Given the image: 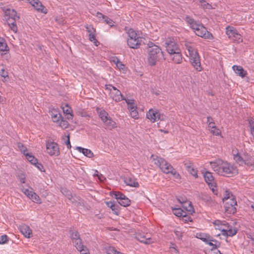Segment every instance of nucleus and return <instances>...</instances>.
<instances>
[{"mask_svg":"<svg viewBox=\"0 0 254 254\" xmlns=\"http://www.w3.org/2000/svg\"><path fill=\"white\" fill-rule=\"evenodd\" d=\"M211 168L217 174L226 177H230L237 173L236 168L231 164L222 160L210 162Z\"/></svg>","mask_w":254,"mask_h":254,"instance_id":"nucleus-1","label":"nucleus"},{"mask_svg":"<svg viewBox=\"0 0 254 254\" xmlns=\"http://www.w3.org/2000/svg\"><path fill=\"white\" fill-rule=\"evenodd\" d=\"M185 47L188 51L191 64L196 70L200 71L202 68L198 52L191 43H186Z\"/></svg>","mask_w":254,"mask_h":254,"instance_id":"nucleus-2","label":"nucleus"},{"mask_svg":"<svg viewBox=\"0 0 254 254\" xmlns=\"http://www.w3.org/2000/svg\"><path fill=\"white\" fill-rule=\"evenodd\" d=\"M147 62L149 65L153 66L162 59H164L163 52L159 46H154L148 49Z\"/></svg>","mask_w":254,"mask_h":254,"instance_id":"nucleus-3","label":"nucleus"},{"mask_svg":"<svg viewBox=\"0 0 254 254\" xmlns=\"http://www.w3.org/2000/svg\"><path fill=\"white\" fill-rule=\"evenodd\" d=\"M128 38L127 40L128 46L131 49H137L140 47L142 42V38L133 29L130 28L127 31Z\"/></svg>","mask_w":254,"mask_h":254,"instance_id":"nucleus-4","label":"nucleus"},{"mask_svg":"<svg viewBox=\"0 0 254 254\" xmlns=\"http://www.w3.org/2000/svg\"><path fill=\"white\" fill-rule=\"evenodd\" d=\"M234 159L240 166H247L254 168V158L247 153H245L243 155H241L239 153L234 154Z\"/></svg>","mask_w":254,"mask_h":254,"instance_id":"nucleus-5","label":"nucleus"},{"mask_svg":"<svg viewBox=\"0 0 254 254\" xmlns=\"http://www.w3.org/2000/svg\"><path fill=\"white\" fill-rule=\"evenodd\" d=\"M155 160V164L158 165L160 169L165 174H171L174 170L173 167L169 163H168L164 159L156 157L154 159Z\"/></svg>","mask_w":254,"mask_h":254,"instance_id":"nucleus-6","label":"nucleus"},{"mask_svg":"<svg viewBox=\"0 0 254 254\" xmlns=\"http://www.w3.org/2000/svg\"><path fill=\"white\" fill-rule=\"evenodd\" d=\"M226 33L228 38L234 42L240 43L242 42V36L237 29L233 26H228L226 28Z\"/></svg>","mask_w":254,"mask_h":254,"instance_id":"nucleus-7","label":"nucleus"},{"mask_svg":"<svg viewBox=\"0 0 254 254\" xmlns=\"http://www.w3.org/2000/svg\"><path fill=\"white\" fill-rule=\"evenodd\" d=\"M46 152L51 156H58L60 153L59 145L52 141L46 142Z\"/></svg>","mask_w":254,"mask_h":254,"instance_id":"nucleus-8","label":"nucleus"},{"mask_svg":"<svg viewBox=\"0 0 254 254\" xmlns=\"http://www.w3.org/2000/svg\"><path fill=\"white\" fill-rule=\"evenodd\" d=\"M70 235L73 245L77 250H82V249L84 248V245L82 244V240L77 231L76 230H70Z\"/></svg>","mask_w":254,"mask_h":254,"instance_id":"nucleus-9","label":"nucleus"},{"mask_svg":"<svg viewBox=\"0 0 254 254\" xmlns=\"http://www.w3.org/2000/svg\"><path fill=\"white\" fill-rule=\"evenodd\" d=\"M195 34L198 36L208 39H213V36L211 33L208 32L206 28L201 24H198L193 29Z\"/></svg>","mask_w":254,"mask_h":254,"instance_id":"nucleus-10","label":"nucleus"},{"mask_svg":"<svg viewBox=\"0 0 254 254\" xmlns=\"http://www.w3.org/2000/svg\"><path fill=\"white\" fill-rule=\"evenodd\" d=\"M146 118L150 120L151 123H155L158 120H164V116L161 114L158 110L150 109L146 113Z\"/></svg>","mask_w":254,"mask_h":254,"instance_id":"nucleus-11","label":"nucleus"},{"mask_svg":"<svg viewBox=\"0 0 254 254\" xmlns=\"http://www.w3.org/2000/svg\"><path fill=\"white\" fill-rule=\"evenodd\" d=\"M165 46L168 53L172 54L180 50L175 40L173 38H168L165 41Z\"/></svg>","mask_w":254,"mask_h":254,"instance_id":"nucleus-12","label":"nucleus"},{"mask_svg":"<svg viewBox=\"0 0 254 254\" xmlns=\"http://www.w3.org/2000/svg\"><path fill=\"white\" fill-rule=\"evenodd\" d=\"M237 201L236 200H232L230 203H229L228 201H226L224 203V208L225 211L228 214H234L236 212V207L237 205Z\"/></svg>","mask_w":254,"mask_h":254,"instance_id":"nucleus-13","label":"nucleus"},{"mask_svg":"<svg viewBox=\"0 0 254 254\" xmlns=\"http://www.w3.org/2000/svg\"><path fill=\"white\" fill-rule=\"evenodd\" d=\"M29 3L38 11L44 13H47V10L39 0H30Z\"/></svg>","mask_w":254,"mask_h":254,"instance_id":"nucleus-14","label":"nucleus"},{"mask_svg":"<svg viewBox=\"0 0 254 254\" xmlns=\"http://www.w3.org/2000/svg\"><path fill=\"white\" fill-rule=\"evenodd\" d=\"M125 183L130 187L138 188L139 185L136 178L132 176H127L124 179Z\"/></svg>","mask_w":254,"mask_h":254,"instance_id":"nucleus-15","label":"nucleus"},{"mask_svg":"<svg viewBox=\"0 0 254 254\" xmlns=\"http://www.w3.org/2000/svg\"><path fill=\"white\" fill-rule=\"evenodd\" d=\"M20 232L25 238H30L32 234V231L31 228L26 225H22L19 226Z\"/></svg>","mask_w":254,"mask_h":254,"instance_id":"nucleus-16","label":"nucleus"},{"mask_svg":"<svg viewBox=\"0 0 254 254\" xmlns=\"http://www.w3.org/2000/svg\"><path fill=\"white\" fill-rule=\"evenodd\" d=\"M4 13L5 16L8 17L9 20L10 19H11L12 20H16L19 18V17L17 15L16 11L13 9H6L4 10Z\"/></svg>","mask_w":254,"mask_h":254,"instance_id":"nucleus-17","label":"nucleus"},{"mask_svg":"<svg viewBox=\"0 0 254 254\" xmlns=\"http://www.w3.org/2000/svg\"><path fill=\"white\" fill-rule=\"evenodd\" d=\"M110 96L116 102H119L124 100L122 94L120 90H111Z\"/></svg>","mask_w":254,"mask_h":254,"instance_id":"nucleus-18","label":"nucleus"},{"mask_svg":"<svg viewBox=\"0 0 254 254\" xmlns=\"http://www.w3.org/2000/svg\"><path fill=\"white\" fill-rule=\"evenodd\" d=\"M178 200L182 204V207L186 211L190 213L193 212V208L190 201L188 200L181 201L180 199H178Z\"/></svg>","mask_w":254,"mask_h":254,"instance_id":"nucleus-19","label":"nucleus"},{"mask_svg":"<svg viewBox=\"0 0 254 254\" xmlns=\"http://www.w3.org/2000/svg\"><path fill=\"white\" fill-rule=\"evenodd\" d=\"M232 68L237 75L242 77H245L247 74V71L244 70L242 66L240 65H234L233 66Z\"/></svg>","mask_w":254,"mask_h":254,"instance_id":"nucleus-20","label":"nucleus"},{"mask_svg":"<svg viewBox=\"0 0 254 254\" xmlns=\"http://www.w3.org/2000/svg\"><path fill=\"white\" fill-rule=\"evenodd\" d=\"M203 177L205 181L209 186H211L212 187H214L213 185L214 184V177L211 173L207 171L204 174Z\"/></svg>","mask_w":254,"mask_h":254,"instance_id":"nucleus-21","label":"nucleus"},{"mask_svg":"<svg viewBox=\"0 0 254 254\" xmlns=\"http://www.w3.org/2000/svg\"><path fill=\"white\" fill-rule=\"evenodd\" d=\"M21 146L22 147V148H21L20 149H21V150H22V151H23L24 152V153L25 155V156H26L27 159L29 162H30L32 164H36L37 159L36 158H35L34 157V156L32 155L31 154H29L28 153H25V147H24L23 145L22 144L19 143L18 144V147L20 148Z\"/></svg>","mask_w":254,"mask_h":254,"instance_id":"nucleus-22","label":"nucleus"},{"mask_svg":"<svg viewBox=\"0 0 254 254\" xmlns=\"http://www.w3.org/2000/svg\"><path fill=\"white\" fill-rule=\"evenodd\" d=\"M171 58L174 62L176 64H180L182 62V56L181 53V50L175 52L172 54H170Z\"/></svg>","mask_w":254,"mask_h":254,"instance_id":"nucleus-23","label":"nucleus"},{"mask_svg":"<svg viewBox=\"0 0 254 254\" xmlns=\"http://www.w3.org/2000/svg\"><path fill=\"white\" fill-rule=\"evenodd\" d=\"M237 232V230L232 226L229 229H222V235L223 236L233 237Z\"/></svg>","mask_w":254,"mask_h":254,"instance_id":"nucleus-24","label":"nucleus"},{"mask_svg":"<svg viewBox=\"0 0 254 254\" xmlns=\"http://www.w3.org/2000/svg\"><path fill=\"white\" fill-rule=\"evenodd\" d=\"M0 51L3 52V53H1V55L5 54L8 51H9V48L5 40L1 37H0Z\"/></svg>","mask_w":254,"mask_h":254,"instance_id":"nucleus-25","label":"nucleus"},{"mask_svg":"<svg viewBox=\"0 0 254 254\" xmlns=\"http://www.w3.org/2000/svg\"><path fill=\"white\" fill-rule=\"evenodd\" d=\"M173 213L178 217H182L185 218H189L188 217L186 211L183 210L182 209L180 208H173Z\"/></svg>","mask_w":254,"mask_h":254,"instance_id":"nucleus-26","label":"nucleus"},{"mask_svg":"<svg viewBox=\"0 0 254 254\" xmlns=\"http://www.w3.org/2000/svg\"><path fill=\"white\" fill-rule=\"evenodd\" d=\"M97 112L101 120L103 122L109 117L108 113L104 109L100 108H96Z\"/></svg>","mask_w":254,"mask_h":254,"instance_id":"nucleus-27","label":"nucleus"},{"mask_svg":"<svg viewBox=\"0 0 254 254\" xmlns=\"http://www.w3.org/2000/svg\"><path fill=\"white\" fill-rule=\"evenodd\" d=\"M68 200L76 206H81L83 205V200L80 197L76 196V195L72 194V199Z\"/></svg>","mask_w":254,"mask_h":254,"instance_id":"nucleus-28","label":"nucleus"},{"mask_svg":"<svg viewBox=\"0 0 254 254\" xmlns=\"http://www.w3.org/2000/svg\"><path fill=\"white\" fill-rule=\"evenodd\" d=\"M103 122L105 124L106 128L108 129H112L116 127V123L110 117L107 118V120H104Z\"/></svg>","mask_w":254,"mask_h":254,"instance_id":"nucleus-29","label":"nucleus"},{"mask_svg":"<svg viewBox=\"0 0 254 254\" xmlns=\"http://www.w3.org/2000/svg\"><path fill=\"white\" fill-rule=\"evenodd\" d=\"M76 149L79 152L82 153L86 157L91 158L94 156L93 153L90 149L81 147H77Z\"/></svg>","mask_w":254,"mask_h":254,"instance_id":"nucleus-30","label":"nucleus"},{"mask_svg":"<svg viewBox=\"0 0 254 254\" xmlns=\"http://www.w3.org/2000/svg\"><path fill=\"white\" fill-rule=\"evenodd\" d=\"M196 237L204 242L212 241V237L209 235L205 233H197Z\"/></svg>","mask_w":254,"mask_h":254,"instance_id":"nucleus-31","label":"nucleus"},{"mask_svg":"<svg viewBox=\"0 0 254 254\" xmlns=\"http://www.w3.org/2000/svg\"><path fill=\"white\" fill-rule=\"evenodd\" d=\"M214 224L215 225H221L220 227L218 228L221 232L222 229H229L231 227V226H230L228 223L225 221L221 222L219 220H216L214 222Z\"/></svg>","mask_w":254,"mask_h":254,"instance_id":"nucleus-32","label":"nucleus"},{"mask_svg":"<svg viewBox=\"0 0 254 254\" xmlns=\"http://www.w3.org/2000/svg\"><path fill=\"white\" fill-rule=\"evenodd\" d=\"M211 124H214V122H210L208 125L209 130L214 135H219L221 134L220 130L216 126H211Z\"/></svg>","mask_w":254,"mask_h":254,"instance_id":"nucleus-33","label":"nucleus"},{"mask_svg":"<svg viewBox=\"0 0 254 254\" xmlns=\"http://www.w3.org/2000/svg\"><path fill=\"white\" fill-rule=\"evenodd\" d=\"M107 205L108 207H110L112 211H113L114 213H115L116 215H118L119 213V206L117 205H116L114 202L112 201L107 202H106Z\"/></svg>","mask_w":254,"mask_h":254,"instance_id":"nucleus-34","label":"nucleus"},{"mask_svg":"<svg viewBox=\"0 0 254 254\" xmlns=\"http://www.w3.org/2000/svg\"><path fill=\"white\" fill-rule=\"evenodd\" d=\"M63 112L66 115H70V117H67L68 119L72 118L73 115L72 114V110L70 107H69L67 104H65L64 105H63L62 106Z\"/></svg>","mask_w":254,"mask_h":254,"instance_id":"nucleus-35","label":"nucleus"},{"mask_svg":"<svg viewBox=\"0 0 254 254\" xmlns=\"http://www.w3.org/2000/svg\"><path fill=\"white\" fill-rule=\"evenodd\" d=\"M205 243L212 247V250L217 249V248L219 247L220 246V243L218 241L213 239V238L212 241H208Z\"/></svg>","mask_w":254,"mask_h":254,"instance_id":"nucleus-36","label":"nucleus"},{"mask_svg":"<svg viewBox=\"0 0 254 254\" xmlns=\"http://www.w3.org/2000/svg\"><path fill=\"white\" fill-rule=\"evenodd\" d=\"M51 118L53 122L58 123L60 121L61 119L62 118L61 115L57 111L52 113Z\"/></svg>","mask_w":254,"mask_h":254,"instance_id":"nucleus-37","label":"nucleus"},{"mask_svg":"<svg viewBox=\"0 0 254 254\" xmlns=\"http://www.w3.org/2000/svg\"><path fill=\"white\" fill-rule=\"evenodd\" d=\"M130 200L126 196L123 197L121 200L118 201V203L124 207H127L130 205Z\"/></svg>","mask_w":254,"mask_h":254,"instance_id":"nucleus-38","label":"nucleus"},{"mask_svg":"<svg viewBox=\"0 0 254 254\" xmlns=\"http://www.w3.org/2000/svg\"><path fill=\"white\" fill-rule=\"evenodd\" d=\"M186 21L189 24L190 27L193 29L195 27H196L199 24H197L196 22L190 16L186 17Z\"/></svg>","mask_w":254,"mask_h":254,"instance_id":"nucleus-39","label":"nucleus"},{"mask_svg":"<svg viewBox=\"0 0 254 254\" xmlns=\"http://www.w3.org/2000/svg\"><path fill=\"white\" fill-rule=\"evenodd\" d=\"M136 238L139 242L145 244H149L152 243V240L150 238H146L144 236H137Z\"/></svg>","mask_w":254,"mask_h":254,"instance_id":"nucleus-40","label":"nucleus"},{"mask_svg":"<svg viewBox=\"0 0 254 254\" xmlns=\"http://www.w3.org/2000/svg\"><path fill=\"white\" fill-rule=\"evenodd\" d=\"M62 193L68 199H72V194L70 191L65 188H62L61 189Z\"/></svg>","mask_w":254,"mask_h":254,"instance_id":"nucleus-41","label":"nucleus"},{"mask_svg":"<svg viewBox=\"0 0 254 254\" xmlns=\"http://www.w3.org/2000/svg\"><path fill=\"white\" fill-rule=\"evenodd\" d=\"M126 103L128 106V109L130 111L136 109V107L134 104L133 100L127 99L126 100Z\"/></svg>","mask_w":254,"mask_h":254,"instance_id":"nucleus-42","label":"nucleus"},{"mask_svg":"<svg viewBox=\"0 0 254 254\" xmlns=\"http://www.w3.org/2000/svg\"><path fill=\"white\" fill-rule=\"evenodd\" d=\"M199 2L201 4V6L204 9H211L213 8L212 5L206 2L204 0H200Z\"/></svg>","mask_w":254,"mask_h":254,"instance_id":"nucleus-43","label":"nucleus"},{"mask_svg":"<svg viewBox=\"0 0 254 254\" xmlns=\"http://www.w3.org/2000/svg\"><path fill=\"white\" fill-rule=\"evenodd\" d=\"M70 134L69 133H67V134H64L63 137V139L64 140L65 143L67 146L68 149H70L71 147L70 142Z\"/></svg>","mask_w":254,"mask_h":254,"instance_id":"nucleus-44","label":"nucleus"},{"mask_svg":"<svg viewBox=\"0 0 254 254\" xmlns=\"http://www.w3.org/2000/svg\"><path fill=\"white\" fill-rule=\"evenodd\" d=\"M29 198L37 203H41V202L40 197L34 192H33Z\"/></svg>","mask_w":254,"mask_h":254,"instance_id":"nucleus-45","label":"nucleus"},{"mask_svg":"<svg viewBox=\"0 0 254 254\" xmlns=\"http://www.w3.org/2000/svg\"><path fill=\"white\" fill-rule=\"evenodd\" d=\"M7 23L11 30L14 33H16L17 31V27L15 23V20H12L11 22H7Z\"/></svg>","mask_w":254,"mask_h":254,"instance_id":"nucleus-46","label":"nucleus"},{"mask_svg":"<svg viewBox=\"0 0 254 254\" xmlns=\"http://www.w3.org/2000/svg\"><path fill=\"white\" fill-rule=\"evenodd\" d=\"M85 28L86 29V31L89 33V35H91V34L95 33L96 30H95V28H94V27H93L92 25H86L85 26Z\"/></svg>","mask_w":254,"mask_h":254,"instance_id":"nucleus-47","label":"nucleus"},{"mask_svg":"<svg viewBox=\"0 0 254 254\" xmlns=\"http://www.w3.org/2000/svg\"><path fill=\"white\" fill-rule=\"evenodd\" d=\"M88 36L89 40L91 42H92L95 46H97L99 45V42L96 39L95 33L91 35H89Z\"/></svg>","mask_w":254,"mask_h":254,"instance_id":"nucleus-48","label":"nucleus"},{"mask_svg":"<svg viewBox=\"0 0 254 254\" xmlns=\"http://www.w3.org/2000/svg\"><path fill=\"white\" fill-rule=\"evenodd\" d=\"M170 251L172 254H180L178 250L176 249L175 244L174 243H171Z\"/></svg>","mask_w":254,"mask_h":254,"instance_id":"nucleus-49","label":"nucleus"},{"mask_svg":"<svg viewBox=\"0 0 254 254\" xmlns=\"http://www.w3.org/2000/svg\"><path fill=\"white\" fill-rule=\"evenodd\" d=\"M103 20L107 24H108L110 27H113L114 26V22L113 21V20L111 18H109L108 16H105Z\"/></svg>","mask_w":254,"mask_h":254,"instance_id":"nucleus-50","label":"nucleus"},{"mask_svg":"<svg viewBox=\"0 0 254 254\" xmlns=\"http://www.w3.org/2000/svg\"><path fill=\"white\" fill-rule=\"evenodd\" d=\"M113 194L114 195L115 198L118 200V201H119L123 197H125V196L124 194L119 191H114L113 192Z\"/></svg>","mask_w":254,"mask_h":254,"instance_id":"nucleus-51","label":"nucleus"},{"mask_svg":"<svg viewBox=\"0 0 254 254\" xmlns=\"http://www.w3.org/2000/svg\"><path fill=\"white\" fill-rule=\"evenodd\" d=\"M116 66L120 71H122L124 73L126 72L127 69L125 67V65L120 61L116 65Z\"/></svg>","mask_w":254,"mask_h":254,"instance_id":"nucleus-52","label":"nucleus"},{"mask_svg":"<svg viewBox=\"0 0 254 254\" xmlns=\"http://www.w3.org/2000/svg\"><path fill=\"white\" fill-rule=\"evenodd\" d=\"M187 170L190 174H191L195 178H197V171L194 168L193 166H191L190 167V169L189 168Z\"/></svg>","mask_w":254,"mask_h":254,"instance_id":"nucleus-53","label":"nucleus"},{"mask_svg":"<svg viewBox=\"0 0 254 254\" xmlns=\"http://www.w3.org/2000/svg\"><path fill=\"white\" fill-rule=\"evenodd\" d=\"M60 127L63 128H67L68 126V123L65 120H64L62 118L60 121L58 123Z\"/></svg>","mask_w":254,"mask_h":254,"instance_id":"nucleus-54","label":"nucleus"},{"mask_svg":"<svg viewBox=\"0 0 254 254\" xmlns=\"http://www.w3.org/2000/svg\"><path fill=\"white\" fill-rule=\"evenodd\" d=\"M233 196H234L233 195V194L231 192H230L228 190H226L224 193V196L223 198V201H224L227 200L229 198H230L231 197H233Z\"/></svg>","mask_w":254,"mask_h":254,"instance_id":"nucleus-55","label":"nucleus"},{"mask_svg":"<svg viewBox=\"0 0 254 254\" xmlns=\"http://www.w3.org/2000/svg\"><path fill=\"white\" fill-rule=\"evenodd\" d=\"M8 238L7 235H4L0 237V244H4L7 242Z\"/></svg>","mask_w":254,"mask_h":254,"instance_id":"nucleus-56","label":"nucleus"},{"mask_svg":"<svg viewBox=\"0 0 254 254\" xmlns=\"http://www.w3.org/2000/svg\"><path fill=\"white\" fill-rule=\"evenodd\" d=\"M117 250L113 247H109L107 249V254H116Z\"/></svg>","mask_w":254,"mask_h":254,"instance_id":"nucleus-57","label":"nucleus"},{"mask_svg":"<svg viewBox=\"0 0 254 254\" xmlns=\"http://www.w3.org/2000/svg\"><path fill=\"white\" fill-rule=\"evenodd\" d=\"M0 75L4 78L8 76V72L3 67L0 68Z\"/></svg>","mask_w":254,"mask_h":254,"instance_id":"nucleus-58","label":"nucleus"},{"mask_svg":"<svg viewBox=\"0 0 254 254\" xmlns=\"http://www.w3.org/2000/svg\"><path fill=\"white\" fill-rule=\"evenodd\" d=\"M130 116L134 119H136L138 118V112L136 110V109H135L133 110L130 111Z\"/></svg>","mask_w":254,"mask_h":254,"instance_id":"nucleus-59","label":"nucleus"},{"mask_svg":"<svg viewBox=\"0 0 254 254\" xmlns=\"http://www.w3.org/2000/svg\"><path fill=\"white\" fill-rule=\"evenodd\" d=\"M174 232L177 237L179 240L181 239L182 237V232L179 229H176L174 231Z\"/></svg>","mask_w":254,"mask_h":254,"instance_id":"nucleus-60","label":"nucleus"},{"mask_svg":"<svg viewBox=\"0 0 254 254\" xmlns=\"http://www.w3.org/2000/svg\"><path fill=\"white\" fill-rule=\"evenodd\" d=\"M174 177L176 179H181V176L179 174V173H178L175 169H174V170L172 171V173H171Z\"/></svg>","mask_w":254,"mask_h":254,"instance_id":"nucleus-61","label":"nucleus"},{"mask_svg":"<svg viewBox=\"0 0 254 254\" xmlns=\"http://www.w3.org/2000/svg\"><path fill=\"white\" fill-rule=\"evenodd\" d=\"M249 121V126L250 128H254V118H250L248 119Z\"/></svg>","mask_w":254,"mask_h":254,"instance_id":"nucleus-62","label":"nucleus"},{"mask_svg":"<svg viewBox=\"0 0 254 254\" xmlns=\"http://www.w3.org/2000/svg\"><path fill=\"white\" fill-rule=\"evenodd\" d=\"M184 165L186 168V169H190V167L193 166L192 163L190 161H184Z\"/></svg>","mask_w":254,"mask_h":254,"instance_id":"nucleus-63","label":"nucleus"},{"mask_svg":"<svg viewBox=\"0 0 254 254\" xmlns=\"http://www.w3.org/2000/svg\"><path fill=\"white\" fill-rule=\"evenodd\" d=\"M82 249V250H78L80 252V254H89V252L85 246H84Z\"/></svg>","mask_w":254,"mask_h":254,"instance_id":"nucleus-64","label":"nucleus"}]
</instances>
